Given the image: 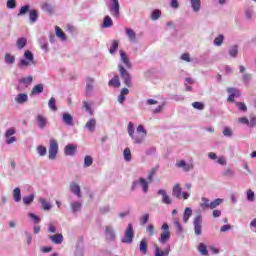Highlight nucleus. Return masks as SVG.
<instances>
[{
  "instance_id": "obj_1",
  "label": "nucleus",
  "mask_w": 256,
  "mask_h": 256,
  "mask_svg": "<svg viewBox=\"0 0 256 256\" xmlns=\"http://www.w3.org/2000/svg\"><path fill=\"white\" fill-rule=\"evenodd\" d=\"M136 131L138 135L135 136V125H133V122H129L127 128L129 137L134 141V143L141 145V143L145 141V137H147V130H145V126L140 124L136 128Z\"/></svg>"
},
{
  "instance_id": "obj_2",
  "label": "nucleus",
  "mask_w": 256,
  "mask_h": 256,
  "mask_svg": "<svg viewBox=\"0 0 256 256\" xmlns=\"http://www.w3.org/2000/svg\"><path fill=\"white\" fill-rule=\"evenodd\" d=\"M31 65H37V62L35 61V56L33 55V52L31 50H26L24 52V58H21L18 62L19 69H22L25 71L27 67H31Z\"/></svg>"
},
{
  "instance_id": "obj_3",
  "label": "nucleus",
  "mask_w": 256,
  "mask_h": 256,
  "mask_svg": "<svg viewBox=\"0 0 256 256\" xmlns=\"http://www.w3.org/2000/svg\"><path fill=\"white\" fill-rule=\"evenodd\" d=\"M134 237H135V231L133 230V224L128 223L126 230L124 232V236L121 239V242L126 243V245H131V243H133Z\"/></svg>"
},
{
  "instance_id": "obj_4",
  "label": "nucleus",
  "mask_w": 256,
  "mask_h": 256,
  "mask_svg": "<svg viewBox=\"0 0 256 256\" xmlns=\"http://www.w3.org/2000/svg\"><path fill=\"white\" fill-rule=\"evenodd\" d=\"M48 153V158L50 159V161L57 159V154L59 153V143H57V140H55L54 138L50 139Z\"/></svg>"
},
{
  "instance_id": "obj_5",
  "label": "nucleus",
  "mask_w": 256,
  "mask_h": 256,
  "mask_svg": "<svg viewBox=\"0 0 256 256\" xmlns=\"http://www.w3.org/2000/svg\"><path fill=\"white\" fill-rule=\"evenodd\" d=\"M121 6L119 4V0H110V5H109V12L111 13L112 17L114 19H119L121 17Z\"/></svg>"
},
{
  "instance_id": "obj_6",
  "label": "nucleus",
  "mask_w": 256,
  "mask_h": 256,
  "mask_svg": "<svg viewBox=\"0 0 256 256\" xmlns=\"http://www.w3.org/2000/svg\"><path fill=\"white\" fill-rule=\"evenodd\" d=\"M163 232L160 234V238L158 239L161 245H165L169 239H171V231L169 230V224L164 223L162 225Z\"/></svg>"
},
{
  "instance_id": "obj_7",
  "label": "nucleus",
  "mask_w": 256,
  "mask_h": 256,
  "mask_svg": "<svg viewBox=\"0 0 256 256\" xmlns=\"http://www.w3.org/2000/svg\"><path fill=\"white\" fill-rule=\"evenodd\" d=\"M118 69L120 77H122L126 87H133V82L131 81V74H129V72L125 70V67H123V65H118Z\"/></svg>"
},
{
  "instance_id": "obj_8",
  "label": "nucleus",
  "mask_w": 256,
  "mask_h": 256,
  "mask_svg": "<svg viewBox=\"0 0 256 256\" xmlns=\"http://www.w3.org/2000/svg\"><path fill=\"white\" fill-rule=\"evenodd\" d=\"M104 235L106 241H110L113 243L117 239V236L115 235V228H113V225H106L104 228Z\"/></svg>"
},
{
  "instance_id": "obj_9",
  "label": "nucleus",
  "mask_w": 256,
  "mask_h": 256,
  "mask_svg": "<svg viewBox=\"0 0 256 256\" xmlns=\"http://www.w3.org/2000/svg\"><path fill=\"white\" fill-rule=\"evenodd\" d=\"M194 225V233L195 235L199 236L203 233L202 225H203V217L201 215H197L193 220Z\"/></svg>"
},
{
  "instance_id": "obj_10",
  "label": "nucleus",
  "mask_w": 256,
  "mask_h": 256,
  "mask_svg": "<svg viewBox=\"0 0 256 256\" xmlns=\"http://www.w3.org/2000/svg\"><path fill=\"white\" fill-rule=\"evenodd\" d=\"M69 190L71 193H73V195H76L78 199H81V197H83V194H81V186H79V184H77L76 182H70Z\"/></svg>"
},
{
  "instance_id": "obj_11",
  "label": "nucleus",
  "mask_w": 256,
  "mask_h": 256,
  "mask_svg": "<svg viewBox=\"0 0 256 256\" xmlns=\"http://www.w3.org/2000/svg\"><path fill=\"white\" fill-rule=\"evenodd\" d=\"M154 256H169L171 253V245H167V247L161 251V248L158 245L154 246Z\"/></svg>"
},
{
  "instance_id": "obj_12",
  "label": "nucleus",
  "mask_w": 256,
  "mask_h": 256,
  "mask_svg": "<svg viewBox=\"0 0 256 256\" xmlns=\"http://www.w3.org/2000/svg\"><path fill=\"white\" fill-rule=\"evenodd\" d=\"M227 93L230 94L227 99L229 103H234L235 97H241V92L237 88H227Z\"/></svg>"
},
{
  "instance_id": "obj_13",
  "label": "nucleus",
  "mask_w": 256,
  "mask_h": 256,
  "mask_svg": "<svg viewBox=\"0 0 256 256\" xmlns=\"http://www.w3.org/2000/svg\"><path fill=\"white\" fill-rule=\"evenodd\" d=\"M119 53L121 63H123L126 69H131L133 65L131 64V60H129V56H127V53H125V51L123 50H120Z\"/></svg>"
},
{
  "instance_id": "obj_14",
  "label": "nucleus",
  "mask_w": 256,
  "mask_h": 256,
  "mask_svg": "<svg viewBox=\"0 0 256 256\" xmlns=\"http://www.w3.org/2000/svg\"><path fill=\"white\" fill-rule=\"evenodd\" d=\"M176 167H178L179 169H182L186 173L189 171H193V164L187 163L184 160L177 162Z\"/></svg>"
},
{
  "instance_id": "obj_15",
  "label": "nucleus",
  "mask_w": 256,
  "mask_h": 256,
  "mask_svg": "<svg viewBox=\"0 0 256 256\" xmlns=\"http://www.w3.org/2000/svg\"><path fill=\"white\" fill-rule=\"evenodd\" d=\"M62 123L67 127H73V116L69 112L62 114Z\"/></svg>"
},
{
  "instance_id": "obj_16",
  "label": "nucleus",
  "mask_w": 256,
  "mask_h": 256,
  "mask_svg": "<svg viewBox=\"0 0 256 256\" xmlns=\"http://www.w3.org/2000/svg\"><path fill=\"white\" fill-rule=\"evenodd\" d=\"M77 153V146L74 144H68L64 148V154L68 157H73Z\"/></svg>"
},
{
  "instance_id": "obj_17",
  "label": "nucleus",
  "mask_w": 256,
  "mask_h": 256,
  "mask_svg": "<svg viewBox=\"0 0 256 256\" xmlns=\"http://www.w3.org/2000/svg\"><path fill=\"white\" fill-rule=\"evenodd\" d=\"M36 119H37L39 129H45V127H47L49 123V120L47 119V117L41 114H38Z\"/></svg>"
},
{
  "instance_id": "obj_18",
  "label": "nucleus",
  "mask_w": 256,
  "mask_h": 256,
  "mask_svg": "<svg viewBox=\"0 0 256 256\" xmlns=\"http://www.w3.org/2000/svg\"><path fill=\"white\" fill-rule=\"evenodd\" d=\"M158 195H162V203L165 205H171L173 203V200H171V197L167 195V191L164 189H160L157 192Z\"/></svg>"
},
{
  "instance_id": "obj_19",
  "label": "nucleus",
  "mask_w": 256,
  "mask_h": 256,
  "mask_svg": "<svg viewBox=\"0 0 256 256\" xmlns=\"http://www.w3.org/2000/svg\"><path fill=\"white\" fill-rule=\"evenodd\" d=\"M48 239H50L51 243H54V245H61L63 243V234H54V235H48Z\"/></svg>"
},
{
  "instance_id": "obj_20",
  "label": "nucleus",
  "mask_w": 256,
  "mask_h": 256,
  "mask_svg": "<svg viewBox=\"0 0 256 256\" xmlns=\"http://www.w3.org/2000/svg\"><path fill=\"white\" fill-rule=\"evenodd\" d=\"M125 33L131 43H137V33H135V30L126 28Z\"/></svg>"
},
{
  "instance_id": "obj_21",
  "label": "nucleus",
  "mask_w": 256,
  "mask_h": 256,
  "mask_svg": "<svg viewBox=\"0 0 256 256\" xmlns=\"http://www.w3.org/2000/svg\"><path fill=\"white\" fill-rule=\"evenodd\" d=\"M95 79L93 78H87L86 80V95L87 97H90V95L93 93Z\"/></svg>"
},
{
  "instance_id": "obj_22",
  "label": "nucleus",
  "mask_w": 256,
  "mask_h": 256,
  "mask_svg": "<svg viewBox=\"0 0 256 256\" xmlns=\"http://www.w3.org/2000/svg\"><path fill=\"white\" fill-rule=\"evenodd\" d=\"M85 127L89 131V133H95V129H97V120H95V118L90 119L85 124Z\"/></svg>"
},
{
  "instance_id": "obj_23",
  "label": "nucleus",
  "mask_w": 256,
  "mask_h": 256,
  "mask_svg": "<svg viewBox=\"0 0 256 256\" xmlns=\"http://www.w3.org/2000/svg\"><path fill=\"white\" fill-rule=\"evenodd\" d=\"M14 101L19 105H23L24 103H27V101H29V96H27V94L25 93H20L15 97Z\"/></svg>"
},
{
  "instance_id": "obj_24",
  "label": "nucleus",
  "mask_w": 256,
  "mask_h": 256,
  "mask_svg": "<svg viewBox=\"0 0 256 256\" xmlns=\"http://www.w3.org/2000/svg\"><path fill=\"white\" fill-rule=\"evenodd\" d=\"M201 201L202 202L200 203V207L202 211H207V209H211V200H209V198L202 197Z\"/></svg>"
},
{
  "instance_id": "obj_25",
  "label": "nucleus",
  "mask_w": 256,
  "mask_h": 256,
  "mask_svg": "<svg viewBox=\"0 0 256 256\" xmlns=\"http://www.w3.org/2000/svg\"><path fill=\"white\" fill-rule=\"evenodd\" d=\"M183 189L181 188V184H175L172 189V195L173 197H176V199H181V192Z\"/></svg>"
},
{
  "instance_id": "obj_26",
  "label": "nucleus",
  "mask_w": 256,
  "mask_h": 256,
  "mask_svg": "<svg viewBox=\"0 0 256 256\" xmlns=\"http://www.w3.org/2000/svg\"><path fill=\"white\" fill-rule=\"evenodd\" d=\"M16 47L17 49H19V51L25 49V47H27V38L25 37L18 38L16 41Z\"/></svg>"
},
{
  "instance_id": "obj_27",
  "label": "nucleus",
  "mask_w": 256,
  "mask_h": 256,
  "mask_svg": "<svg viewBox=\"0 0 256 256\" xmlns=\"http://www.w3.org/2000/svg\"><path fill=\"white\" fill-rule=\"evenodd\" d=\"M173 225L176 228V234L181 235V233H183V226L181 225L179 218H173Z\"/></svg>"
},
{
  "instance_id": "obj_28",
  "label": "nucleus",
  "mask_w": 256,
  "mask_h": 256,
  "mask_svg": "<svg viewBox=\"0 0 256 256\" xmlns=\"http://www.w3.org/2000/svg\"><path fill=\"white\" fill-rule=\"evenodd\" d=\"M190 4L194 13L201 11V0H190Z\"/></svg>"
},
{
  "instance_id": "obj_29",
  "label": "nucleus",
  "mask_w": 256,
  "mask_h": 256,
  "mask_svg": "<svg viewBox=\"0 0 256 256\" xmlns=\"http://www.w3.org/2000/svg\"><path fill=\"white\" fill-rule=\"evenodd\" d=\"M147 249H148L147 238H143L139 244L140 253H142V255H147Z\"/></svg>"
},
{
  "instance_id": "obj_30",
  "label": "nucleus",
  "mask_w": 256,
  "mask_h": 256,
  "mask_svg": "<svg viewBox=\"0 0 256 256\" xmlns=\"http://www.w3.org/2000/svg\"><path fill=\"white\" fill-rule=\"evenodd\" d=\"M12 197L15 203H19L21 201V188L16 187L12 192Z\"/></svg>"
},
{
  "instance_id": "obj_31",
  "label": "nucleus",
  "mask_w": 256,
  "mask_h": 256,
  "mask_svg": "<svg viewBox=\"0 0 256 256\" xmlns=\"http://www.w3.org/2000/svg\"><path fill=\"white\" fill-rule=\"evenodd\" d=\"M55 33L61 41H67V35H65V32H63V30L59 28V26H55Z\"/></svg>"
},
{
  "instance_id": "obj_32",
  "label": "nucleus",
  "mask_w": 256,
  "mask_h": 256,
  "mask_svg": "<svg viewBox=\"0 0 256 256\" xmlns=\"http://www.w3.org/2000/svg\"><path fill=\"white\" fill-rule=\"evenodd\" d=\"M18 83L21 85H24L25 87H29L31 83H33V76H27L26 78H20L18 80Z\"/></svg>"
},
{
  "instance_id": "obj_33",
  "label": "nucleus",
  "mask_w": 256,
  "mask_h": 256,
  "mask_svg": "<svg viewBox=\"0 0 256 256\" xmlns=\"http://www.w3.org/2000/svg\"><path fill=\"white\" fill-rule=\"evenodd\" d=\"M70 207L73 213H77L78 211H81L83 204L79 201H74L70 204Z\"/></svg>"
},
{
  "instance_id": "obj_34",
  "label": "nucleus",
  "mask_w": 256,
  "mask_h": 256,
  "mask_svg": "<svg viewBox=\"0 0 256 256\" xmlns=\"http://www.w3.org/2000/svg\"><path fill=\"white\" fill-rule=\"evenodd\" d=\"M109 87H121V81L119 80V76L115 75L109 82Z\"/></svg>"
},
{
  "instance_id": "obj_35",
  "label": "nucleus",
  "mask_w": 256,
  "mask_h": 256,
  "mask_svg": "<svg viewBox=\"0 0 256 256\" xmlns=\"http://www.w3.org/2000/svg\"><path fill=\"white\" fill-rule=\"evenodd\" d=\"M29 19L30 25L37 23V19H39V14L37 13V10H30Z\"/></svg>"
},
{
  "instance_id": "obj_36",
  "label": "nucleus",
  "mask_w": 256,
  "mask_h": 256,
  "mask_svg": "<svg viewBox=\"0 0 256 256\" xmlns=\"http://www.w3.org/2000/svg\"><path fill=\"white\" fill-rule=\"evenodd\" d=\"M192 215H193V210L189 207L185 208L183 213V222L187 223Z\"/></svg>"
},
{
  "instance_id": "obj_37",
  "label": "nucleus",
  "mask_w": 256,
  "mask_h": 256,
  "mask_svg": "<svg viewBox=\"0 0 256 256\" xmlns=\"http://www.w3.org/2000/svg\"><path fill=\"white\" fill-rule=\"evenodd\" d=\"M102 27L104 29H109V27H113V19H111L110 16H105L103 19Z\"/></svg>"
},
{
  "instance_id": "obj_38",
  "label": "nucleus",
  "mask_w": 256,
  "mask_h": 256,
  "mask_svg": "<svg viewBox=\"0 0 256 256\" xmlns=\"http://www.w3.org/2000/svg\"><path fill=\"white\" fill-rule=\"evenodd\" d=\"M43 89V84H37L32 88L31 95H40V93H43Z\"/></svg>"
},
{
  "instance_id": "obj_39",
  "label": "nucleus",
  "mask_w": 256,
  "mask_h": 256,
  "mask_svg": "<svg viewBox=\"0 0 256 256\" xmlns=\"http://www.w3.org/2000/svg\"><path fill=\"white\" fill-rule=\"evenodd\" d=\"M138 183L142 187V191L144 193H147V191H149V183L147 182V180H145V178H140L138 180Z\"/></svg>"
},
{
  "instance_id": "obj_40",
  "label": "nucleus",
  "mask_w": 256,
  "mask_h": 256,
  "mask_svg": "<svg viewBox=\"0 0 256 256\" xmlns=\"http://www.w3.org/2000/svg\"><path fill=\"white\" fill-rule=\"evenodd\" d=\"M223 177H226L227 179H233L235 177V171H233L231 168H226L222 172Z\"/></svg>"
},
{
  "instance_id": "obj_41",
  "label": "nucleus",
  "mask_w": 256,
  "mask_h": 256,
  "mask_svg": "<svg viewBox=\"0 0 256 256\" xmlns=\"http://www.w3.org/2000/svg\"><path fill=\"white\" fill-rule=\"evenodd\" d=\"M48 107L50 111H57V100L55 97H51L50 100L48 101Z\"/></svg>"
},
{
  "instance_id": "obj_42",
  "label": "nucleus",
  "mask_w": 256,
  "mask_h": 256,
  "mask_svg": "<svg viewBox=\"0 0 256 256\" xmlns=\"http://www.w3.org/2000/svg\"><path fill=\"white\" fill-rule=\"evenodd\" d=\"M39 202L41 203L42 209L44 211H51V207H52L51 203L47 202V200H45V198H40Z\"/></svg>"
},
{
  "instance_id": "obj_43",
  "label": "nucleus",
  "mask_w": 256,
  "mask_h": 256,
  "mask_svg": "<svg viewBox=\"0 0 256 256\" xmlns=\"http://www.w3.org/2000/svg\"><path fill=\"white\" fill-rule=\"evenodd\" d=\"M24 205H31L33 201H35V194H31L29 196H25L22 198Z\"/></svg>"
},
{
  "instance_id": "obj_44",
  "label": "nucleus",
  "mask_w": 256,
  "mask_h": 256,
  "mask_svg": "<svg viewBox=\"0 0 256 256\" xmlns=\"http://www.w3.org/2000/svg\"><path fill=\"white\" fill-rule=\"evenodd\" d=\"M223 41H225V36L223 34H220L214 39L213 43L216 47H221L223 45Z\"/></svg>"
},
{
  "instance_id": "obj_45",
  "label": "nucleus",
  "mask_w": 256,
  "mask_h": 256,
  "mask_svg": "<svg viewBox=\"0 0 256 256\" xmlns=\"http://www.w3.org/2000/svg\"><path fill=\"white\" fill-rule=\"evenodd\" d=\"M117 49H119V42L117 40H113L109 49L110 55H115V51H117Z\"/></svg>"
},
{
  "instance_id": "obj_46",
  "label": "nucleus",
  "mask_w": 256,
  "mask_h": 256,
  "mask_svg": "<svg viewBox=\"0 0 256 256\" xmlns=\"http://www.w3.org/2000/svg\"><path fill=\"white\" fill-rule=\"evenodd\" d=\"M238 53H239V48L237 47V45H233V46L229 49V55H230V57H232L233 59H236Z\"/></svg>"
},
{
  "instance_id": "obj_47",
  "label": "nucleus",
  "mask_w": 256,
  "mask_h": 256,
  "mask_svg": "<svg viewBox=\"0 0 256 256\" xmlns=\"http://www.w3.org/2000/svg\"><path fill=\"white\" fill-rule=\"evenodd\" d=\"M221 203H223V199L221 198H218V199H215L213 201L210 202V209L213 210V209H217V207H219V205H221Z\"/></svg>"
},
{
  "instance_id": "obj_48",
  "label": "nucleus",
  "mask_w": 256,
  "mask_h": 256,
  "mask_svg": "<svg viewBox=\"0 0 256 256\" xmlns=\"http://www.w3.org/2000/svg\"><path fill=\"white\" fill-rule=\"evenodd\" d=\"M246 199L249 201V203H253V201H255V192H253L251 189H248L246 192Z\"/></svg>"
},
{
  "instance_id": "obj_49",
  "label": "nucleus",
  "mask_w": 256,
  "mask_h": 256,
  "mask_svg": "<svg viewBox=\"0 0 256 256\" xmlns=\"http://www.w3.org/2000/svg\"><path fill=\"white\" fill-rule=\"evenodd\" d=\"M41 9L50 15L53 13V6L49 3L42 4Z\"/></svg>"
},
{
  "instance_id": "obj_50",
  "label": "nucleus",
  "mask_w": 256,
  "mask_h": 256,
  "mask_svg": "<svg viewBox=\"0 0 256 256\" xmlns=\"http://www.w3.org/2000/svg\"><path fill=\"white\" fill-rule=\"evenodd\" d=\"M150 18H151L152 21H157V19H160L161 18V10L155 9L151 13Z\"/></svg>"
},
{
  "instance_id": "obj_51",
  "label": "nucleus",
  "mask_w": 256,
  "mask_h": 256,
  "mask_svg": "<svg viewBox=\"0 0 256 256\" xmlns=\"http://www.w3.org/2000/svg\"><path fill=\"white\" fill-rule=\"evenodd\" d=\"M123 155H124V161H126L127 163H129L132 159V156H131V149L129 148H126L123 152Z\"/></svg>"
},
{
  "instance_id": "obj_52",
  "label": "nucleus",
  "mask_w": 256,
  "mask_h": 256,
  "mask_svg": "<svg viewBox=\"0 0 256 256\" xmlns=\"http://www.w3.org/2000/svg\"><path fill=\"white\" fill-rule=\"evenodd\" d=\"M5 63H7V65H13V63H15V56L11 55V54H6L5 55Z\"/></svg>"
},
{
  "instance_id": "obj_53",
  "label": "nucleus",
  "mask_w": 256,
  "mask_h": 256,
  "mask_svg": "<svg viewBox=\"0 0 256 256\" xmlns=\"http://www.w3.org/2000/svg\"><path fill=\"white\" fill-rule=\"evenodd\" d=\"M37 153L40 155V157H45V155H47V148L40 145L37 147Z\"/></svg>"
},
{
  "instance_id": "obj_54",
  "label": "nucleus",
  "mask_w": 256,
  "mask_h": 256,
  "mask_svg": "<svg viewBox=\"0 0 256 256\" xmlns=\"http://www.w3.org/2000/svg\"><path fill=\"white\" fill-rule=\"evenodd\" d=\"M93 165V157L87 155L84 158V167H91Z\"/></svg>"
},
{
  "instance_id": "obj_55",
  "label": "nucleus",
  "mask_w": 256,
  "mask_h": 256,
  "mask_svg": "<svg viewBox=\"0 0 256 256\" xmlns=\"http://www.w3.org/2000/svg\"><path fill=\"white\" fill-rule=\"evenodd\" d=\"M198 251L201 253V255L209 254V251H207V246H205V244H203V243L199 244Z\"/></svg>"
},
{
  "instance_id": "obj_56",
  "label": "nucleus",
  "mask_w": 256,
  "mask_h": 256,
  "mask_svg": "<svg viewBox=\"0 0 256 256\" xmlns=\"http://www.w3.org/2000/svg\"><path fill=\"white\" fill-rule=\"evenodd\" d=\"M192 107L198 111H203V109H205V104H203V102H193Z\"/></svg>"
},
{
  "instance_id": "obj_57",
  "label": "nucleus",
  "mask_w": 256,
  "mask_h": 256,
  "mask_svg": "<svg viewBox=\"0 0 256 256\" xmlns=\"http://www.w3.org/2000/svg\"><path fill=\"white\" fill-rule=\"evenodd\" d=\"M236 106L242 113H247V105L244 102H236Z\"/></svg>"
},
{
  "instance_id": "obj_58",
  "label": "nucleus",
  "mask_w": 256,
  "mask_h": 256,
  "mask_svg": "<svg viewBox=\"0 0 256 256\" xmlns=\"http://www.w3.org/2000/svg\"><path fill=\"white\" fill-rule=\"evenodd\" d=\"M146 232L150 237H153V235H155V226H153V224H149L146 228Z\"/></svg>"
},
{
  "instance_id": "obj_59",
  "label": "nucleus",
  "mask_w": 256,
  "mask_h": 256,
  "mask_svg": "<svg viewBox=\"0 0 256 256\" xmlns=\"http://www.w3.org/2000/svg\"><path fill=\"white\" fill-rule=\"evenodd\" d=\"M30 9L29 5L22 6L19 10L18 17H21L22 15H25Z\"/></svg>"
},
{
  "instance_id": "obj_60",
  "label": "nucleus",
  "mask_w": 256,
  "mask_h": 256,
  "mask_svg": "<svg viewBox=\"0 0 256 256\" xmlns=\"http://www.w3.org/2000/svg\"><path fill=\"white\" fill-rule=\"evenodd\" d=\"M157 173V169L155 168H152L150 171H149V174H148V181L149 183H152L153 182V177H155V174Z\"/></svg>"
},
{
  "instance_id": "obj_61",
  "label": "nucleus",
  "mask_w": 256,
  "mask_h": 256,
  "mask_svg": "<svg viewBox=\"0 0 256 256\" xmlns=\"http://www.w3.org/2000/svg\"><path fill=\"white\" fill-rule=\"evenodd\" d=\"M149 223V214H144L140 217V225H147Z\"/></svg>"
},
{
  "instance_id": "obj_62",
  "label": "nucleus",
  "mask_w": 256,
  "mask_h": 256,
  "mask_svg": "<svg viewBox=\"0 0 256 256\" xmlns=\"http://www.w3.org/2000/svg\"><path fill=\"white\" fill-rule=\"evenodd\" d=\"M6 7L7 9H15V7H17V1L7 0Z\"/></svg>"
},
{
  "instance_id": "obj_63",
  "label": "nucleus",
  "mask_w": 256,
  "mask_h": 256,
  "mask_svg": "<svg viewBox=\"0 0 256 256\" xmlns=\"http://www.w3.org/2000/svg\"><path fill=\"white\" fill-rule=\"evenodd\" d=\"M83 107H84L85 111H87V113H89V115H93V109L91 108V105H89V102L84 101Z\"/></svg>"
},
{
  "instance_id": "obj_64",
  "label": "nucleus",
  "mask_w": 256,
  "mask_h": 256,
  "mask_svg": "<svg viewBox=\"0 0 256 256\" xmlns=\"http://www.w3.org/2000/svg\"><path fill=\"white\" fill-rule=\"evenodd\" d=\"M222 134L224 137H233V131L229 127L224 128Z\"/></svg>"
}]
</instances>
